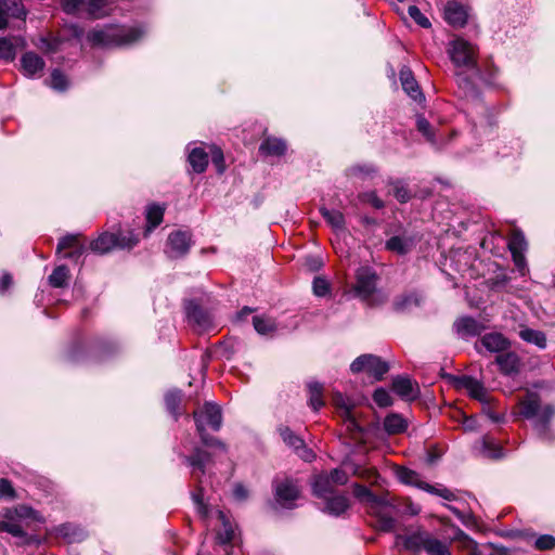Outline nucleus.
<instances>
[{
    "label": "nucleus",
    "mask_w": 555,
    "mask_h": 555,
    "mask_svg": "<svg viewBox=\"0 0 555 555\" xmlns=\"http://www.w3.org/2000/svg\"><path fill=\"white\" fill-rule=\"evenodd\" d=\"M183 462L192 468L191 475L198 482L197 489L192 493V499L196 505L197 513L207 518L215 515L221 524L222 529L218 530L217 538L220 543H228L234 538V528L227 514L220 509L210 511L203 501L204 489L202 487L201 476L206 473V465L210 461V454L201 448H195L191 455H182Z\"/></svg>",
    "instance_id": "nucleus-1"
},
{
    "label": "nucleus",
    "mask_w": 555,
    "mask_h": 555,
    "mask_svg": "<svg viewBox=\"0 0 555 555\" xmlns=\"http://www.w3.org/2000/svg\"><path fill=\"white\" fill-rule=\"evenodd\" d=\"M146 30L142 26L107 25L88 34V40L94 47L113 48L130 46L144 37Z\"/></svg>",
    "instance_id": "nucleus-2"
},
{
    "label": "nucleus",
    "mask_w": 555,
    "mask_h": 555,
    "mask_svg": "<svg viewBox=\"0 0 555 555\" xmlns=\"http://www.w3.org/2000/svg\"><path fill=\"white\" fill-rule=\"evenodd\" d=\"M520 415L527 420H533V426L539 437L551 441L554 435L550 429V421L554 410L550 404L541 405V399L537 392L527 391L526 396L519 401Z\"/></svg>",
    "instance_id": "nucleus-3"
},
{
    "label": "nucleus",
    "mask_w": 555,
    "mask_h": 555,
    "mask_svg": "<svg viewBox=\"0 0 555 555\" xmlns=\"http://www.w3.org/2000/svg\"><path fill=\"white\" fill-rule=\"evenodd\" d=\"M193 418L202 443L206 447H216L224 452V443L206 433L207 427H210L215 431H218L221 428L222 413L220 406L215 403L207 402L203 408L193 412Z\"/></svg>",
    "instance_id": "nucleus-4"
},
{
    "label": "nucleus",
    "mask_w": 555,
    "mask_h": 555,
    "mask_svg": "<svg viewBox=\"0 0 555 555\" xmlns=\"http://www.w3.org/2000/svg\"><path fill=\"white\" fill-rule=\"evenodd\" d=\"M138 242L139 238L132 231H118V233L104 232L91 242L90 249L98 254H106L114 248L131 249Z\"/></svg>",
    "instance_id": "nucleus-5"
},
{
    "label": "nucleus",
    "mask_w": 555,
    "mask_h": 555,
    "mask_svg": "<svg viewBox=\"0 0 555 555\" xmlns=\"http://www.w3.org/2000/svg\"><path fill=\"white\" fill-rule=\"evenodd\" d=\"M430 533L421 527L409 528L405 533H397L395 537V546L399 551L420 553L425 551Z\"/></svg>",
    "instance_id": "nucleus-6"
},
{
    "label": "nucleus",
    "mask_w": 555,
    "mask_h": 555,
    "mask_svg": "<svg viewBox=\"0 0 555 555\" xmlns=\"http://www.w3.org/2000/svg\"><path fill=\"white\" fill-rule=\"evenodd\" d=\"M367 512L376 519L379 530L391 532L396 529V507L389 503L386 498L379 496L376 502L367 508Z\"/></svg>",
    "instance_id": "nucleus-7"
},
{
    "label": "nucleus",
    "mask_w": 555,
    "mask_h": 555,
    "mask_svg": "<svg viewBox=\"0 0 555 555\" xmlns=\"http://www.w3.org/2000/svg\"><path fill=\"white\" fill-rule=\"evenodd\" d=\"M333 401L339 411V415L343 418L347 430L352 434L354 439L362 441L365 430L361 425L357 413L349 404L348 399L344 398L340 393H336L333 398Z\"/></svg>",
    "instance_id": "nucleus-8"
},
{
    "label": "nucleus",
    "mask_w": 555,
    "mask_h": 555,
    "mask_svg": "<svg viewBox=\"0 0 555 555\" xmlns=\"http://www.w3.org/2000/svg\"><path fill=\"white\" fill-rule=\"evenodd\" d=\"M350 370L352 373L365 372L379 380L389 371V365L377 356L362 354L351 363Z\"/></svg>",
    "instance_id": "nucleus-9"
},
{
    "label": "nucleus",
    "mask_w": 555,
    "mask_h": 555,
    "mask_svg": "<svg viewBox=\"0 0 555 555\" xmlns=\"http://www.w3.org/2000/svg\"><path fill=\"white\" fill-rule=\"evenodd\" d=\"M377 275L370 267H361L356 272L353 291L362 299H367L376 289Z\"/></svg>",
    "instance_id": "nucleus-10"
},
{
    "label": "nucleus",
    "mask_w": 555,
    "mask_h": 555,
    "mask_svg": "<svg viewBox=\"0 0 555 555\" xmlns=\"http://www.w3.org/2000/svg\"><path fill=\"white\" fill-rule=\"evenodd\" d=\"M452 62L459 67H474L475 66V50L464 39L457 38L451 42L449 50Z\"/></svg>",
    "instance_id": "nucleus-11"
},
{
    "label": "nucleus",
    "mask_w": 555,
    "mask_h": 555,
    "mask_svg": "<svg viewBox=\"0 0 555 555\" xmlns=\"http://www.w3.org/2000/svg\"><path fill=\"white\" fill-rule=\"evenodd\" d=\"M420 240L421 237L417 233L404 230L400 234L393 235L387 240L385 246L387 250L398 255H405L416 246Z\"/></svg>",
    "instance_id": "nucleus-12"
},
{
    "label": "nucleus",
    "mask_w": 555,
    "mask_h": 555,
    "mask_svg": "<svg viewBox=\"0 0 555 555\" xmlns=\"http://www.w3.org/2000/svg\"><path fill=\"white\" fill-rule=\"evenodd\" d=\"M189 323L198 332L208 331L214 327V317L210 312L203 310L194 301L185 306Z\"/></svg>",
    "instance_id": "nucleus-13"
},
{
    "label": "nucleus",
    "mask_w": 555,
    "mask_h": 555,
    "mask_svg": "<svg viewBox=\"0 0 555 555\" xmlns=\"http://www.w3.org/2000/svg\"><path fill=\"white\" fill-rule=\"evenodd\" d=\"M192 245L191 233L188 231L172 232L167 240L166 254L170 258L183 257Z\"/></svg>",
    "instance_id": "nucleus-14"
},
{
    "label": "nucleus",
    "mask_w": 555,
    "mask_h": 555,
    "mask_svg": "<svg viewBox=\"0 0 555 555\" xmlns=\"http://www.w3.org/2000/svg\"><path fill=\"white\" fill-rule=\"evenodd\" d=\"M274 492L276 502L285 508H292L299 496V489L291 479L275 481Z\"/></svg>",
    "instance_id": "nucleus-15"
},
{
    "label": "nucleus",
    "mask_w": 555,
    "mask_h": 555,
    "mask_svg": "<svg viewBox=\"0 0 555 555\" xmlns=\"http://www.w3.org/2000/svg\"><path fill=\"white\" fill-rule=\"evenodd\" d=\"M454 383L457 388L465 389L472 398L482 403L489 402L487 389L483 384L476 378L463 375L455 377Z\"/></svg>",
    "instance_id": "nucleus-16"
},
{
    "label": "nucleus",
    "mask_w": 555,
    "mask_h": 555,
    "mask_svg": "<svg viewBox=\"0 0 555 555\" xmlns=\"http://www.w3.org/2000/svg\"><path fill=\"white\" fill-rule=\"evenodd\" d=\"M26 14L21 0H0V29L7 28L10 17L25 18Z\"/></svg>",
    "instance_id": "nucleus-17"
},
{
    "label": "nucleus",
    "mask_w": 555,
    "mask_h": 555,
    "mask_svg": "<svg viewBox=\"0 0 555 555\" xmlns=\"http://www.w3.org/2000/svg\"><path fill=\"white\" fill-rule=\"evenodd\" d=\"M495 363L503 375H516L520 371L521 360L514 351L502 352L496 356Z\"/></svg>",
    "instance_id": "nucleus-18"
},
{
    "label": "nucleus",
    "mask_w": 555,
    "mask_h": 555,
    "mask_svg": "<svg viewBox=\"0 0 555 555\" xmlns=\"http://www.w3.org/2000/svg\"><path fill=\"white\" fill-rule=\"evenodd\" d=\"M467 9L463 4L456 1L447 3L444 8V20L448 24L453 27H463L467 22Z\"/></svg>",
    "instance_id": "nucleus-19"
},
{
    "label": "nucleus",
    "mask_w": 555,
    "mask_h": 555,
    "mask_svg": "<svg viewBox=\"0 0 555 555\" xmlns=\"http://www.w3.org/2000/svg\"><path fill=\"white\" fill-rule=\"evenodd\" d=\"M46 63L41 56L35 52H26L21 57V67L23 74L27 77L40 76L43 72Z\"/></svg>",
    "instance_id": "nucleus-20"
},
{
    "label": "nucleus",
    "mask_w": 555,
    "mask_h": 555,
    "mask_svg": "<svg viewBox=\"0 0 555 555\" xmlns=\"http://www.w3.org/2000/svg\"><path fill=\"white\" fill-rule=\"evenodd\" d=\"M393 391L405 400H414L418 396V386L406 376H397L392 379Z\"/></svg>",
    "instance_id": "nucleus-21"
},
{
    "label": "nucleus",
    "mask_w": 555,
    "mask_h": 555,
    "mask_svg": "<svg viewBox=\"0 0 555 555\" xmlns=\"http://www.w3.org/2000/svg\"><path fill=\"white\" fill-rule=\"evenodd\" d=\"M480 344L489 352H496L499 354L511 347L509 340L503 334L498 332L485 334L480 339Z\"/></svg>",
    "instance_id": "nucleus-22"
},
{
    "label": "nucleus",
    "mask_w": 555,
    "mask_h": 555,
    "mask_svg": "<svg viewBox=\"0 0 555 555\" xmlns=\"http://www.w3.org/2000/svg\"><path fill=\"white\" fill-rule=\"evenodd\" d=\"M5 517L8 519H15L18 522L24 521L26 525H28L31 521H43L42 516L37 511L27 505H18L13 509H8L5 513Z\"/></svg>",
    "instance_id": "nucleus-23"
},
{
    "label": "nucleus",
    "mask_w": 555,
    "mask_h": 555,
    "mask_svg": "<svg viewBox=\"0 0 555 555\" xmlns=\"http://www.w3.org/2000/svg\"><path fill=\"white\" fill-rule=\"evenodd\" d=\"M26 46L22 37H4L0 38V59L11 62L16 56V50Z\"/></svg>",
    "instance_id": "nucleus-24"
},
{
    "label": "nucleus",
    "mask_w": 555,
    "mask_h": 555,
    "mask_svg": "<svg viewBox=\"0 0 555 555\" xmlns=\"http://www.w3.org/2000/svg\"><path fill=\"white\" fill-rule=\"evenodd\" d=\"M279 431L283 441L294 448L305 461H309L312 457L311 451L305 448L304 440L295 435L288 427H280Z\"/></svg>",
    "instance_id": "nucleus-25"
},
{
    "label": "nucleus",
    "mask_w": 555,
    "mask_h": 555,
    "mask_svg": "<svg viewBox=\"0 0 555 555\" xmlns=\"http://www.w3.org/2000/svg\"><path fill=\"white\" fill-rule=\"evenodd\" d=\"M400 81L403 90L410 98L415 101H421L423 99V93L418 88V83L408 67H402L400 69Z\"/></svg>",
    "instance_id": "nucleus-26"
},
{
    "label": "nucleus",
    "mask_w": 555,
    "mask_h": 555,
    "mask_svg": "<svg viewBox=\"0 0 555 555\" xmlns=\"http://www.w3.org/2000/svg\"><path fill=\"white\" fill-rule=\"evenodd\" d=\"M188 160L192 170L196 173H203L208 166V154L201 146H188Z\"/></svg>",
    "instance_id": "nucleus-27"
},
{
    "label": "nucleus",
    "mask_w": 555,
    "mask_h": 555,
    "mask_svg": "<svg viewBox=\"0 0 555 555\" xmlns=\"http://www.w3.org/2000/svg\"><path fill=\"white\" fill-rule=\"evenodd\" d=\"M323 499L325 500L324 512L333 516H340L350 506L349 499L345 494H332Z\"/></svg>",
    "instance_id": "nucleus-28"
},
{
    "label": "nucleus",
    "mask_w": 555,
    "mask_h": 555,
    "mask_svg": "<svg viewBox=\"0 0 555 555\" xmlns=\"http://www.w3.org/2000/svg\"><path fill=\"white\" fill-rule=\"evenodd\" d=\"M454 327L457 334L463 337L479 335L483 330L482 325L477 320L470 317H464L459 319L454 323Z\"/></svg>",
    "instance_id": "nucleus-29"
},
{
    "label": "nucleus",
    "mask_w": 555,
    "mask_h": 555,
    "mask_svg": "<svg viewBox=\"0 0 555 555\" xmlns=\"http://www.w3.org/2000/svg\"><path fill=\"white\" fill-rule=\"evenodd\" d=\"M477 448L483 457L501 459L504 455L502 447L490 436H483Z\"/></svg>",
    "instance_id": "nucleus-30"
},
{
    "label": "nucleus",
    "mask_w": 555,
    "mask_h": 555,
    "mask_svg": "<svg viewBox=\"0 0 555 555\" xmlns=\"http://www.w3.org/2000/svg\"><path fill=\"white\" fill-rule=\"evenodd\" d=\"M335 485L328 478L327 473L319 474L314 477L312 482V490L318 498H327V495L334 494Z\"/></svg>",
    "instance_id": "nucleus-31"
},
{
    "label": "nucleus",
    "mask_w": 555,
    "mask_h": 555,
    "mask_svg": "<svg viewBox=\"0 0 555 555\" xmlns=\"http://www.w3.org/2000/svg\"><path fill=\"white\" fill-rule=\"evenodd\" d=\"M519 337L524 341H526L528 344H532L540 349L546 348V341H547L546 336L541 331L524 326L519 331Z\"/></svg>",
    "instance_id": "nucleus-32"
},
{
    "label": "nucleus",
    "mask_w": 555,
    "mask_h": 555,
    "mask_svg": "<svg viewBox=\"0 0 555 555\" xmlns=\"http://www.w3.org/2000/svg\"><path fill=\"white\" fill-rule=\"evenodd\" d=\"M259 150L266 155L282 156L286 152V143L278 138H267L261 142Z\"/></svg>",
    "instance_id": "nucleus-33"
},
{
    "label": "nucleus",
    "mask_w": 555,
    "mask_h": 555,
    "mask_svg": "<svg viewBox=\"0 0 555 555\" xmlns=\"http://www.w3.org/2000/svg\"><path fill=\"white\" fill-rule=\"evenodd\" d=\"M408 427L406 421L397 413H391L384 421V429L388 435H398Z\"/></svg>",
    "instance_id": "nucleus-34"
},
{
    "label": "nucleus",
    "mask_w": 555,
    "mask_h": 555,
    "mask_svg": "<svg viewBox=\"0 0 555 555\" xmlns=\"http://www.w3.org/2000/svg\"><path fill=\"white\" fill-rule=\"evenodd\" d=\"M164 212L165 208L156 204H152L146 208V234L152 232L157 225L162 223Z\"/></svg>",
    "instance_id": "nucleus-35"
},
{
    "label": "nucleus",
    "mask_w": 555,
    "mask_h": 555,
    "mask_svg": "<svg viewBox=\"0 0 555 555\" xmlns=\"http://www.w3.org/2000/svg\"><path fill=\"white\" fill-rule=\"evenodd\" d=\"M321 215L326 222L336 231L345 229V217L343 212L336 209H328L325 207L320 208Z\"/></svg>",
    "instance_id": "nucleus-36"
},
{
    "label": "nucleus",
    "mask_w": 555,
    "mask_h": 555,
    "mask_svg": "<svg viewBox=\"0 0 555 555\" xmlns=\"http://www.w3.org/2000/svg\"><path fill=\"white\" fill-rule=\"evenodd\" d=\"M83 11L92 18H101L107 14V0H85Z\"/></svg>",
    "instance_id": "nucleus-37"
},
{
    "label": "nucleus",
    "mask_w": 555,
    "mask_h": 555,
    "mask_svg": "<svg viewBox=\"0 0 555 555\" xmlns=\"http://www.w3.org/2000/svg\"><path fill=\"white\" fill-rule=\"evenodd\" d=\"M416 127L417 130L426 138V140L430 142L435 147H442V143L436 139L434 129L426 118H424L423 116H418L416 120Z\"/></svg>",
    "instance_id": "nucleus-38"
},
{
    "label": "nucleus",
    "mask_w": 555,
    "mask_h": 555,
    "mask_svg": "<svg viewBox=\"0 0 555 555\" xmlns=\"http://www.w3.org/2000/svg\"><path fill=\"white\" fill-rule=\"evenodd\" d=\"M253 324L256 332L260 335H270L276 331V324L274 320L263 315L254 317Z\"/></svg>",
    "instance_id": "nucleus-39"
},
{
    "label": "nucleus",
    "mask_w": 555,
    "mask_h": 555,
    "mask_svg": "<svg viewBox=\"0 0 555 555\" xmlns=\"http://www.w3.org/2000/svg\"><path fill=\"white\" fill-rule=\"evenodd\" d=\"M55 533L67 539L69 542L79 541L85 537L81 529L72 524H63L55 528Z\"/></svg>",
    "instance_id": "nucleus-40"
},
{
    "label": "nucleus",
    "mask_w": 555,
    "mask_h": 555,
    "mask_svg": "<svg viewBox=\"0 0 555 555\" xmlns=\"http://www.w3.org/2000/svg\"><path fill=\"white\" fill-rule=\"evenodd\" d=\"M527 247L528 244L522 232L519 230H514L508 240V248L512 255L525 254Z\"/></svg>",
    "instance_id": "nucleus-41"
},
{
    "label": "nucleus",
    "mask_w": 555,
    "mask_h": 555,
    "mask_svg": "<svg viewBox=\"0 0 555 555\" xmlns=\"http://www.w3.org/2000/svg\"><path fill=\"white\" fill-rule=\"evenodd\" d=\"M308 389L310 395L309 404L314 411H318L320 408L324 405V401L322 398V385L317 382H312L308 384Z\"/></svg>",
    "instance_id": "nucleus-42"
},
{
    "label": "nucleus",
    "mask_w": 555,
    "mask_h": 555,
    "mask_svg": "<svg viewBox=\"0 0 555 555\" xmlns=\"http://www.w3.org/2000/svg\"><path fill=\"white\" fill-rule=\"evenodd\" d=\"M69 278V270L66 266L56 267L49 276V283L53 287H64Z\"/></svg>",
    "instance_id": "nucleus-43"
},
{
    "label": "nucleus",
    "mask_w": 555,
    "mask_h": 555,
    "mask_svg": "<svg viewBox=\"0 0 555 555\" xmlns=\"http://www.w3.org/2000/svg\"><path fill=\"white\" fill-rule=\"evenodd\" d=\"M425 551L428 555H451L449 546L440 540L434 538L431 534L425 546Z\"/></svg>",
    "instance_id": "nucleus-44"
},
{
    "label": "nucleus",
    "mask_w": 555,
    "mask_h": 555,
    "mask_svg": "<svg viewBox=\"0 0 555 555\" xmlns=\"http://www.w3.org/2000/svg\"><path fill=\"white\" fill-rule=\"evenodd\" d=\"M353 494L357 499H359L362 503L366 505L369 508L372 504L376 502V500L379 498L375 495L369 488L356 483L353 486Z\"/></svg>",
    "instance_id": "nucleus-45"
},
{
    "label": "nucleus",
    "mask_w": 555,
    "mask_h": 555,
    "mask_svg": "<svg viewBox=\"0 0 555 555\" xmlns=\"http://www.w3.org/2000/svg\"><path fill=\"white\" fill-rule=\"evenodd\" d=\"M182 393L180 390H171L168 391L165 396V403L167 406V410L173 415L175 420L178 418V406L181 402Z\"/></svg>",
    "instance_id": "nucleus-46"
},
{
    "label": "nucleus",
    "mask_w": 555,
    "mask_h": 555,
    "mask_svg": "<svg viewBox=\"0 0 555 555\" xmlns=\"http://www.w3.org/2000/svg\"><path fill=\"white\" fill-rule=\"evenodd\" d=\"M453 541L457 543V546L461 550L469 552H475L477 550V543L461 529L456 530Z\"/></svg>",
    "instance_id": "nucleus-47"
},
{
    "label": "nucleus",
    "mask_w": 555,
    "mask_h": 555,
    "mask_svg": "<svg viewBox=\"0 0 555 555\" xmlns=\"http://www.w3.org/2000/svg\"><path fill=\"white\" fill-rule=\"evenodd\" d=\"M397 476L401 482L406 485H413L418 488L420 483L423 482L420 480V475L416 472L409 468H399L397 470Z\"/></svg>",
    "instance_id": "nucleus-48"
},
{
    "label": "nucleus",
    "mask_w": 555,
    "mask_h": 555,
    "mask_svg": "<svg viewBox=\"0 0 555 555\" xmlns=\"http://www.w3.org/2000/svg\"><path fill=\"white\" fill-rule=\"evenodd\" d=\"M0 529L17 538H25L26 533L22 525L15 519H8L0 524Z\"/></svg>",
    "instance_id": "nucleus-49"
},
{
    "label": "nucleus",
    "mask_w": 555,
    "mask_h": 555,
    "mask_svg": "<svg viewBox=\"0 0 555 555\" xmlns=\"http://www.w3.org/2000/svg\"><path fill=\"white\" fill-rule=\"evenodd\" d=\"M50 87L56 91H64L67 89V87H68L67 78L64 76V74L61 70L54 69L51 73Z\"/></svg>",
    "instance_id": "nucleus-50"
},
{
    "label": "nucleus",
    "mask_w": 555,
    "mask_h": 555,
    "mask_svg": "<svg viewBox=\"0 0 555 555\" xmlns=\"http://www.w3.org/2000/svg\"><path fill=\"white\" fill-rule=\"evenodd\" d=\"M373 399L375 403L380 408H387L392 404V398L390 393L384 388H378L374 391Z\"/></svg>",
    "instance_id": "nucleus-51"
},
{
    "label": "nucleus",
    "mask_w": 555,
    "mask_h": 555,
    "mask_svg": "<svg viewBox=\"0 0 555 555\" xmlns=\"http://www.w3.org/2000/svg\"><path fill=\"white\" fill-rule=\"evenodd\" d=\"M79 236L74 234H68L62 237L56 246V253H61L65 249H73L75 246L79 244Z\"/></svg>",
    "instance_id": "nucleus-52"
},
{
    "label": "nucleus",
    "mask_w": 555,
    "mask_h": 555,
    "mask_svg": "<svg viewBox=\"0 0 555 555\" xmlns=\"http://www.w3.org/2000/svg\"><path fill=\"white\" fill-rule=\"evenodd\" d=\"M312 289L315 296H325L330 291V283L322 276H315L312 283Z\"/></svg>",
    "instance_id": "nucleus-53"
},
{
    "label": "nucleus",
    "mask_w": 555,
    "mask_h": 555,
    "mask_svg": "<svg viewBox=\"0 0 555 555\" xmlns=\"http://www.w3.org/2000/svg\"><path fill=\"white\" fill-rule=\"evenodd\" d=\"M409 15L411 16V18L414 20V22L416 24H418L420 26L424 27V28H428L430 27V22L429 20L421 12V10L415 7V5H411L409 8Z\"/></svg>",
    "instance_id": "nucleus-54"
},
{
    "label": "nucleus",
    "mask_w": 555,
    "mask_h": 555,
    "mask_svg": "<svg viewBox=\"0 0 555 555\" xmlns=\"http://www.w3.org/2000/svg\"><path fill=\"white\" fill-rule=\"evenodd\" d=\"M61 5L66 13L74 14L83 11L85 0H61Z\"/></svg>",
    "instance_id": "nucleus-55"
},
{
    "label": "nucleus",
    "mask_w": 555,
    "mask_h": 555,
    "mask_svg": "<svg viewBox=\"0 0 555 555\" xmlns=\"http://www.w3.org/2000/svg\"><path fill=\"white\" fill-rule=\"evenodd\" d=\"M534 546L540 551L552 550L555 547V537L551 534L540 535L535 540Z\"/></svg>",
    "instance_id": "nucleus-56"
},
{
    "label": "nucleus",
    "mask_w": 555,
    "mask_h": 555,
    "mask_svg": "<svg viewBox=\"0 0 555 555\" xmlns=\"http://www.w3.org/2000/svg\"><path fill=\"white\" fill-rule=\"evenodd\" d=\"M392 191H393L395 197L400 203H406L410 199V197H411L409 190L401 182H396L393 184Z\"/></svg>",
    "instance_id": "nucleus-57"
},
{
    "label": "nucleus",
    "mask_w": 555,
    "mask_h": 555,
    "mask_svg": "<svg viewBox=\"0 0 555 555\" xmlns=\"http://www.w3.org/2000/svg\"><path fill=\"white\" fill-rule=\"evenodd\" d=\"M327 476L331 478V481L335 485V487L345 485L348 481V475L339 468L333 469L327 474Z\"/></svg>",
    "instance_id": "nucleus-58"
},
{
    "label": "nucleus",
    "mask_w": 555,
    "mask_h": 555,
    "mask_svg": "<svg viewBox=\"0 0 555 555\" xmlns=\"http://www.w3.org/2000/svg\"><path fill=\"white\" fill-rule=\"evenodd\" d=\"M362 201L372 204L373 207L380 209L384 207V202L377 197L375 192H367L361 195Z\"/></svg>",
    "instance_id": "nucleus-59"
},
{
    "label": "nucleus",
    "mask_w": 555,
    "mask_h": 555,
    "mask_svg": "<svg viewBox=\"0 0 555 555\" xmlns=\"http://www.w3.org/2000/svg\"><path fill=\"white\" fill-rule=\"evenodd\" d=\"M211 160L214 165L217 167L218 172L222 173L224 171V158L222 151L219 149H214Z\"/></svg>",
    "instance_id": "nucleus-60"
},
{
    "label": "nucleus",
    "mask_w": 555,
    "mask_h": 555,
    "mask_svg": "<svg viewBox=\"0 0 555 555\" xmlns=\"http://www.w3.org/2000/svg\"><path fill=\"white\" fill-rule=\"evenodd\" d=\"M14 490L11 482L4 478L0 479V498H13Z\"/></svg>",
    "instance_id": "nucleus-61"
},
{
    "label": "nucleus",
    "mask_w": 555,
    "mask_h": 555,
    "mask_svg": "<svg viewBox=\"0 0 555 555\" xmlns=\"http://www.w3.org/2000/svg\"><path fill=\"white\" fill-rule=\"evenodd\" d=\"M513 260L519 272L524 275L527 270L525 254H514Z\"/></svg>",
    "instance_id": "nucleus-62"
},
{
    "label": "nucleus",
    "mask_w": 555,
    "mask_h": 555,
    "mask_svg": "<svg viewBox=\"0 0 555 555\" xmlns=\"http://www.w3.org/2000/svg\"><path fill=\"white\" fill-rule=\"evenodd\" d=\"M233 496L237 501H244L248 496V491L243 485L237 483L234 486Z\"/></svg>",
    "instance_id": "nucleus-63"
},
{
    "label": "nucleus",
    "mask_w": 555,
    "mask_h": 555,
    "mask_svg": "<svg viewBox=\"0 0 555 555\" xmlns=\"http://www.w3.org/2000/svg\"><path fill=\"white\" fill-rule=\"evenodd\" d=\"M67 30L69 31L70 36L80 40L85 35V29L80 27L78 24H69L66 26Z\"/></svg>",
    "instance_id": "nucleus-64"
}]
</instances>
